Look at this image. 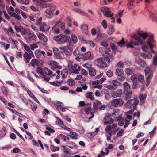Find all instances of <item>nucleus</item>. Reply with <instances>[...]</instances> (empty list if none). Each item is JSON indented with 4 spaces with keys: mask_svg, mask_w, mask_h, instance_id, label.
Listing matches in <instances>:
<instances>
[{
    "mask_svg": "<svg viewBox=\"0 0 157 157\" xmlns=\"http://www.w3.org/2000/svg\"><path fill=\"white\" fill-rule=\"evenodd\" d=\"M36 72L47 82H48L50 79L49 77L54 76L56 75V74H53L52 71L47 67L42 68L38 67L36 69Z\"/></svg>",
    "mask_w": 157,
    "mask_h": 157,
    "instance_id": "obj_1",
    "label": "nucleus"
},
{
    "mask_svg": "<svg viewBox=\"0 0 157 157\" xmlns=\"http://www.w3.org/2000/svg\"><path fill=\"white\" fill-rule=\"evenodd\" d=\"M111 59L107 57H100L97 59L96 64L100 69H103L108 66L110 62Z\"/></svg>",
    "mask_w": 157,
    "mask_h": 157,
    "instance_id": "obj_2",
    "label": "nucleus"
},
{
    "mask_svg": "<svg viewBox=\"0 0 157 157\" xmlns=\"http://www.w3.org/2000/svg\"><path fill=\"white\" fill-rule=\"evenodd\" d=\"M99 51L104 57H107L110 59H113V55L110 53L111 50L109 48L100 47L99 48Z\"/></svg>",
    "mask_w": 157,
    "mask_h": 157,
    "instance_id": "obj_3",
    "label": "nucleus"
},
{
    "mask_svg": "<svg viewBox=\"0 0 157 157\" xmlns=\"http://www.w3.org/2000/svg\"><path fill=\"white\" fill-rule=\"evenodd\" d=\"M120 129L119 127H117L116 123H113L112 125H108L106 126L105 129L106 132L109 134H115Z\"/></svg>",
    "mask_w": 157,
    "mask_h": 157,
    "instance_id": "obj_4",
    "label": "nucleus"
},
{
    "mask_svg": "<svg viewBox=\"0 0 157 157\" xmlns=\"http://www.w3.org/2000/svg\"><path fill=\"white\" fill-rule=\"evenodd\" d=\"M69 70L71 73L78 74L80 71V67L78 64H73V62L71 61L69 62L68 65Z\"/></svg>",
    "mask_w": 157,
    "mask_h": 157,
    "instance_id": "obj_5",
    "label": "nucleus"
},
{
    "mask_svg": "<svg viewBox=\"0 0 157 157\" xmlns=\"http://www.w3.org/2000/svg\"><path fill=\"white\" fill-rule=\"evenodd\" d=\"M54 38L56 41L58 42L59 44H61L68 42L71 40L70 36L66 35H63L62 34H60L54 37Z\"/></svg>",
    "mask_w": 157,
    "mask_h": 157,
    "instance_id": "obj_6",
    "label": "nucleus"
},
{
    "mask_svg": "<svg viewBox=\"0 0 157 157\" xmlns=\"http://www.w3.org/2000/svg\"><path fill=\"white\" fill-rule=\"evenodd\" d=\"M138 103V99L135 98L133 99L128 101L125 104V107L128 108L135 109Z\"/></svg>",
    "mask_w": 157,
    "mask_h": 157,
    "instance_id": "obj_7",
    "label": "nucleus"
},
{
    "mask_svg": "<svg viewBox=\"0 0 157 157\" xmlns=\"http://www.w3.org/2000/svg\"><path fill=\"white\" fill-rule=\"evenodd\" d=\"M124 93L126 94L127 98H130L132 95L130 85L127 82H124L123 84Z\"/></svg>",
    "mask_w": 157,
    "mask_h": 157,
    "instance_id": "obj_8",
    "label": "nucleus"
},
{
    "mask_svg": "<svg viewBox=\"0 0 157 157\" xmlns=\"http://www.w3.org/2000/svg\"><path fill=\"white\" fill-rule=\"evenodd\" d=\"M59 48L62 51L61 52L62 54L63 53L67 56H70L72 53L73 48L68 46L61 47H59Z\"/></svg>",
    "mask_w": 157,
    "mask_h": 157,
    "instance_id": "obj_9",
    "label": "nucleus"
},
{
    "mask_svg": "<svg viewBox=\"0 0 157 157\" xmlns=\"http://www.w3.org/2000/svg\"><path fill=\"white\" fill-rule=\"evenodd\" d=\"M51 67V69L54 71L62 69V67L55 61L50 60L47 63Z\"/></svg>",
    "mask_w": 157,
    "mask_h": 157,
    "instance_id": "obj_10",
    "label": "nucleus"
},
{
    "mask_svg": "<svg viewBox=\"0 0 157 157\" xmlns=\"http://www.w3.org/2000/svg\"><path fill=\"white\" fill-rule=\"evenodd\" d=\"M111 105L114 107H119L124 104V101L121 98H116L113 99L110 102Z\"/></svg>",
    "mask_w": 157,
    "mask_h": 157,
    "instance_id": "obj_11",
    "label": "nucleus"
},
{
    "mask_svg": "<svg viewBox=\"0 0 157 157\" xmlns=\"http://www.w3.org/2000/svg\"><path fill=\"white\" fill-rule=\"evenodd\" d=\"M100 10L103 13L104 15L107 17L113 16L114 14L111 13L109 8L106 7H103L100 8Z\"/></svg>",
    "mask_w": 157,
    "mask_h": 157,
    "instance_id": "obj_12",
    "label": "nucleus"
},
{
    "mask_svg": "<svg viewBox=\"0 0 157 157\" xmlns=\"http://www.w3.org/2000/svg\"><path fill=\"white\" fill-rule=\"evenodd\" d=\"M84 111L85 112L86 114L88 115L90 114L92 115L91 117H90L89 119H91L94 117L93 112L92 111V109L91 103H88L86 104L84 108Z\"/></svg>",
    "mask_w": 157,
    "mask_h": 157,
    "instance_id": "obj_13",
    "label": "nucleus"
},
{
    "mask_svg": "<svg viewBox=\"0 0 157 157\" xmlns=\"http://www.w3.org/2000/svg\"><path fill=\"white\" fill-rule=\"evenodd\" d=\"M93 107L95 110L97 111L98 108L99 110H104L105 109V106L104 105H102L101 102L98 100H96L93 104Z\"/></svg>",
    "mask_w": 157,
    "mask_h": 157,
    "instance_id": "obj_14",
    "label": "nucleus"
},
{
    "mask_svg": "<svg viewBox=\"0 0 157 157\" xmlns=\"http://www.w3.org/2000/svg\"><path fill=\"white\" fill-rule=\"evenodd\" d=\"M47 0H37V3L42 8H46L51 6L50 4L47 3Z\"/></svg>",
    "mask_w": 157,
    "mask_h": 157,
    "instance_id": "obj_15",
    "label": "nucleus"
},
{
    "mask_svg": "<svg viewBox=\"0 0 157 157\" xmlns=\"http://www.w3.org/2000/svg\"><path fill=\"white\" fill-rule=\"evenodd\" d=\"M53 51L55 56L57 59H62L63 58V54L60 52L58 49L56 48H53Z\"/></svg>",
    "mask_w": 157,
    "mask_h": 157,
    "instance_id": "obj_16",
    "label": "nucleus"
},
{
    "mask_svg": "<svg viewBox=\"0 0 157 157\" xmlns=\"http://www.w3.org/2000/svg\"><path fill=\"white\" fill-rule=\"evenodd\" d=\"M39 27L40 30L43 32L48 31L50 28V26L45 22H43Z\"/></svg>",
    "mask_w": 157,
    "mask_h": 157,
    "instance_id": "obj_17",
    "label": "nucleus"
},
{
    "mask_svg": "<svg viewBox=\"0 0 157 157\" xmlns=\"http://www.w3.org/2000/svg\"><path fill=\"white\" fill-rule=\"evenodd\" d=\"M3 30L4 32L7 34L9 36L11 37L15 34V32L11 26L9 27L8 28H4Z\"/></svg>",
    "mask_w": 157,
    "mask_h": 157,
    "instance_id": "obj_18",
    "label": "nucleus"
},
{
    "mask_svg": "<svg viewBox=\"0 0 157 157\" xmlns=\"http://www.w3.org/2000/svg\"><path fill=\"white\" fill-rule=\"evenodd\" d=\"M97 80L93 81L90 84V86L93 89L98 88L99 89H101L102 86L101 85H99Z\"/></svg>",
    "mask_w": 157,
    "mask_h": 157,
    "instance_id": "obj_19",
    "label": "nucleus"
},
{
    "mask_svg": "<svg viewBox=\"0 0 157 157\" xmlns=\"http://www.w3.org/2000/svg\"><path fill=\"white\" fill-rule=\"evenodd\" d=\"M83 60H92L93 58V56L91 54L90 52H87L83 55Z\"/></svg>",
    "mask_w": 157,
    "mask_h": 157,
    "instance_id": "obj_20",
    "label": "nucleus"
},
{
    "mask_svg": "<svg viewBox=\"0 0 157 157\" xmlns=\"http://www.w3.org/2000/svg\"><path fill=\"white\" fill-rule=\"evenodd\" d=\"M123 94V90L122 89H117L111 93L112 97L113 98L121 97Z\"/></svg>",
    "mask_w": 157,
    "mask_h": 157,
    "instance_id": "obj_21",
    "label": "nucleus"
},
{
    "mask_svg": "<svg viewBox=\"0 0 157 157\" xmlns=\"http://www.w3.org/2000/svg\"><path fill=\"white\" fill-rule=\"evenodd\" d=\"M27 35H28V36L26 37V39L28 40L36 41V40L37 38L36 35L33 33L30 32V31Z\"/></svg>",
    "mask_w": 157,
    "mask_h": 157,
    "instance_id": "obj_22",
    "label": "nucleus"
},
{
    "mask_svg": "<svg viewBox=\"0 0 157 157\" xmlns=\"http://www.w3.org/2000/svg\"><path fill=\"white\" fill-rule=\"evenodd\" d=\"M114 145L113 144H109L107 148H106L105 150L106 151L104 152L102 150L101 151V154L102 155H107L109 152V149H112L113 148Z\"/></svg>",
    "mask_w": 157,
    "mask_h": 157,
    "instance_id": "obj_23",
    "label": "nucleus"
},
{
    "mask_svg": "<svg viewBox=\"0 0 157 157\" xmlns=\"http://www.w3.org/2000/svg\"><path fill=\"white\" fill-rule=\"evenodd\" d=\"M136 62L143 68H144L147 65L146 62L144 60L139 58H138L136 59Z\"/></svg>",
    "mask_w": 157,
    "mask_h": 157,
    "instance_id": "obj_24",
    "label": "nucleus"
},
{
    "mask_svg": "<svg viewBox=\"0 0 157 157\" xmlns=\"http://www.w3.org/2000/svg\"><path fill=\"white\" fill-rule=\"evenodd\" d=\"M35 54L36 57L37 58H40L42 55L45 56V53L44 51H41L40 49L36 50L35 52Z\"/></svg>",
    "mask_w": 157,
    "mask_h": 157,
    "instance_id": "obj_25",
    "label": "nucleus"
},
{
    "mask_svg": "<svg viewBox=\"0 0 157 157\" xmlns=\"http://www.w3.org/2000/svg\"><path fill=\"white\" fill-rule=\"evenodd\" d=\"M115 117V119L116 121H119L118 123V124L119 125L122 126L124 125V120L123 119L121 118V115H119L117 117Z\"/></svg>",
    "mask_w": 157,
    "mask_h": 157,
    "instance_id": "obj_26",
    "label": "nucleus"
},
{
    "mask_svg": "<svg viewBox=\"0 0 157 157\" xmlns=\"http://www.w3.org/2000/svg\"><path fill=\"white\" fill-rule=\"evenodd\" d=\"M65 25L64 23H61L60 21H58L55 24L54 27L59 28L60 26L61 29L64 30L65 29Z\"/></svg>",
    "mask_w": 157,
    "mask_h": 157,
    "instance_id": "obj_27",
    "label": "nucleus"
},
{
    "mask_svg": "<svg viewBox=\"0 0 157 157\" xmlns=\"http://www.w3.org/2000/svg\"><path fill=\"white\" fill-rule=\"evenodd\" d=\"M39 39L40 40H42L44 42H46L48 41V38L44 34L41 33L39 32L37 35Z\"/></svg>",
    "mask_w": 157,
    "mask_h": 157,
    "instance_id": "obj_28",
    "label": "nucleus"
},
{
    "mask_svg": "<svg viewBox=\"0 0 157 157\" xmlns=\"http://www.w3.org/2000/svg\"><path fill=\"white\" fill-rule=\"evenodd\" d=\"M23 56L25 62L27 64L28 63L31 59V56L27 52H25Z\"/></svg>",
    "mask_w": 157,
    "mask_h": 157,
    "instance_id": "obj_29",
    "label": "nucleus"
},
{
    "mask_svg": "<svg viewBox=\"0 0 157 157\" xmlns=\"http://www.w3.org/2000/svg\"><path fill=\"white\" fill-rule=\"evenodd\" d=\"M104 120L105 121L104 122V124L105 125L113 123L114 122L113 119L110 118L108 116H105L104 118Z\"/></svg>",
    "mask_w": 157,
    "mask_h": 157,
    "instance_id": "obj_30",
    "label": "nucleus"
},
{
    "mask_svg": "<svg viewBox=\"0 0 157 157\" xmlns=\"http://www.w3.org/2000/svg\"><path fill=\"white\" fill-rule=\"evenodd\" d=\"M29 65L34 68L36 66L39 67V62L37 59L35 58L33 59L30 63Z\"/></svg>",
    "mask_w": 157,
    "mask_h": 157,
    "instance_id": "obj_31",
    "label": "nucleus"
},
{
    "mask_svg": "<svg viewBox=\"0 0 157 157\" xmlns=\"http://www.w3.org/2000/svg\"><path fill=\"white\" fill-rule=\"evenodd\" d=\"M28 95L29 96L34 100L36 102L40 104V102L37 98L35 96L34 94L29 90H27L26 91Z\"/></svg>",
    "mask_w": 157,
    "mask_h": 157,
    "instance_id": "obj_32",
    "label": "nucleus"
},
{
    "mask_svg": "<svg viewBox=\"0 0 157 157\" xmlns=\"http://www.w3.org/2000/svg\"><path fill=\"white\" fill-rule=\"evenodd\" d=\"M8 13L11 17H14L16 19L18 20H21V17L19 15L20 14L15 13H12L9 11H8Z\"/></svg>",
    "mask_w": 157,
    "mask_h": 157,
    "instance_id": "obj_33",
    "label": "nucleus"
},
{
    "mask_svg": "<svg viewBox=\"0 0 157 157\" xmlns=\"http://www.w3.org/2000/svg\"><path fill=\"white\" fill-rule=\"evenodd\" d=\"M56 8V7L55 6H51L50 7L47 8L45 10V12L47 14L50 15L53 13V11Z\"/></svg>",
    "mask_w": 157,
    "mask_h": 157,
    "instance_id": "obj_34",
    "label": "nucleus"
},
{
    "mask_svg": "<svg viewBox=\"0 0 157 157\" xmlns=\"http://www.w3.org/2000/svg\"><path fill=\"white\" fill-rule=\"evenodd\" d=\"M147 94H145L143 95V94H141L139 96V98L140 99V104L141 105L145 102V101L147 97Z\"/></svg>",
    "mask_w": 157,
    "mask_h": 157,
    "instance_id": "obj_35",
    "label": "nucleus"
},
{
    "mask_svg": "<svg viewBox=\"0 0 157 157\" xmlns=\"http://www.w3.org/2000/svg\"><path fill=\"white\" fill-rule=\"evenodd\" d=\"M46 128L48 131L44 132V133L46 135L50 136L51 135V133H53L55 132L54 130L51 128L50 127L47 126Z\"/></svg>",
    "mask_w": 157,
    "mask_h": 157,
    "instance_id": "obj_36",
    "label": "nucleus"
},
{
    "mask_svg": "<svg viewBox=\"0 0 157 157\" xmlns=\"http://www.w3.org/2000/svg\"><path fill=\"white\" fill-rule=\"evenodd\" d=\"M7 132L6 128L4 127L0 131V138L4 137Z\"/></svg>",
    "mask_w": 157,
    "mask_h": 157,
    "instance_id": "obj_37",
    "label": "nucleus"
},
{
    "mask_svg": "<svg viewBox=\"0 0 157 157\" xmlns=\"http://www.w3.org/2000/svg\"><path fill=\"white\" fill-rule=\"evenodd\" d=\"M81 31L82 32L86 34L88 33V27L87 25L86 24L82 25L81 26Z\"/></svg>",
    "mask_w": 157,
    "mask_h": 157,
    "instance_id": "obj_38",
    "label": "nucleus"
},
{
    "mask_svg": "<svg viewBox=\"0 0 157 157\" xmlns=\"http://www.w3.org/2000/svg\"><path fill=\"white\" fill-rule=\"evenodd\" d=\"M137 34L141 37L144 40H145L147 37L149 36L147 33H142L141 32H138L137 33Z\"/></svg>",
    "mask_w": 157,
    "mask_h": 157,
    "instance_id": "obj_39",
    "label": "nucleus"
},
{
    "mask_svg": "<svg viewBox=\"0 0 157 157\" xmlns=\"http://www.w3.org/2000/svg\"><path fill=\"white\" fill-rule=\"evenodd\" d=\"M153 76V74H151L150 75H149L146 78V82L145 83L147 87L151 82V80Z\"/></svg>",
    "mask_w": 157,
    "mask_h": 157,
    "instance_id": "obj_40",
    "label": "nucleus"
},
{
    "mask_svg": "<svg viewBox=\"0 0 157 157\" xmlns=\"http://www.w3.org/2000/svg\"><path fill=\"white\" fill-rule=\"evenodd\" d=\"M93 93L92 92H86V96L87 99H90L91 100H94V95H93Z\"/></svg>",
    "mask_w": 157,
    "mask_h": 157,
    "instance_id": "obj_41",
    "label": "nucleus"
},
{
    "mask_svg": "<svg viewBox=\"0 0 157 157\" xmlns=\"http://www.w3.org/2000/svg\"><path fill=\"white\" fill-rule=\"evenodd\" d=\"M144 71L145 75H149L153 74L152 72V70L150 67H146L144 69Z\"/></svg>",
    "mask_w": 157,
    "mask_h": 157,
    "instance_id": "obj_42",
    "label": "nucleus"
},
{
    "mask_svg": "<svg viewBox=\"0 0 157 157\" xmlns=\"http://www.w3.org/2000/svg\"><path fill=\"white\" fill-rule=\"evenodd\" d=\"M68 74V71L67 69H64L61 71V74L63 78H66Z\"/></svg>",
    "mask_w": 157,
    "mask_h": 157,
    "instance_id": "obj_43",
    "label": "nucleus"
},
{
    "mask_svg": "<svg viewBox=\"0 0 157 157\" xmlns=\"http://www.w3.org/2000/svg\"><path fill=\"white\" fill-rule=\"evenodd\" d=\"M139 41L136 40H133L131 39L130 41V43L131 44L134 45V46H138L140 44H141V42H139Z\"/></svg>",
    "mask_w": 157,
    "mask_h": 157,
    "instance_id": "obj_44",
    "label": "nucleus"
},
{
    "mask_svg": "<svg viewBox=\"0 0 157 157\" xmlns=\"http://www.w3.org/2000/svg\"><path fill=\"white\" fill-rule=\"evenodd\" d=\"M116 74L118 76H123L124 75V72L123 70L117 69L116 70Z\"/></svg>",
    "mask_w": 157,
    "mask_h": 157,
    "instance_id": "obj_45",
    "label": "nucleus"
},
{
    "mask_svg": "<svg viewBox=\"0 0 157 157\" xmlns=\"http://www.w3.org/2000/svg\"><path fill=\"white\" fill-rule=\"evenodd\" d=\"M1 90L2 94L3 95L6 97L8 96V92L5 87L3 86H2L1 87Z\"/></svg>",
    "mask_w": 157,
    "mask_h": 157,
    "instance_id": "obj_46",
    "label": "nucleus"
},
{
    "mask_svg": "<svg viewBox=\"0 0 157 157\" xmlns=\"http://www.w3.org/2000/svg\"><path fill=\"white\" fill-rule=\"evenodd\" d=\"M135 0H130L128 1L127 6L129 9H132L134 7L133 2H134Z\"/></svg>",
    "mask_w": 157,
    "mask_h": 157,
    "instance_id": "obj_47",
    "label": "nucleus"
},
{
    "mask_svg": "<svg viewBox=\"0 0 157 157\" xmlns=\"http://www.w3.org/2000/svg\"><path fill=\"white\" fill-rule=\"evenodd\" d=\"M70 135H69L70 138L75 139H78V136L76 133L75 132H70Z\"/></svg>",
    "mask_w": 157,
    "mask_h": 157,
    "instance_id": "obj_48",
    "label": "nucleus"
},
{
    "mask_svg": "<svg viewBox=\"0 0 157 157\" xmlns=\"http://www.w3.org/2000/svg\"><path fill=\"white\" fill-rule=\"evenodd\" d=\"M96 70L93 68H91L89 70V75L91 76H94L96 75Z\"/></svg>",
    "mask_w": 157,
    "mask_h": 157,
    "instance_id": "obj_49",
    "label": "nucleus"
},
{
    "mask_svg": "<svg viewBox=\"0 0 157 157\" xmlns=\"http://www.w3.org/2000/svg\"><path fill=\"white\" fill-rule=\"evenodd\" d=\"M137 77L138 81L140 83H143L144 82V77L143 75H139Z\"/></svg>",
    "mask_w": 157,
    "mask_h": 157,
    "instance_id": "obj_50",
    "label": "nucleus"
},
{
    "mask_svg": "<svg viewBox=\"0 0 157 157\" xmlns=\"http://www.w3.org/2000/svg\"><path fill=\"white\" fill-rule=\"evenodd\" d=\"M65 151L63 154V157H71L72 156V154L71 153L70 150Z\"/></svg>",
    "mask_w": 157,
    "mask_h": 157,
    "instance_id": "obj_51",
    "label": "nucleus"
},
{
    "mask_svg": "<svg viewBox=\"0 0 157 157\" xmlns=\"http://www.w3.org/2000/svg\"><path fill=\"white\" fill-rule=\"evenodd\" d=\"M9 40L11 44H13L17 48L18 43L17 40H13L11 37H9Z\"/></svg>",
    "mask_w": 157,
    "mask_h": 157,
    "instance_id": "obj_52",
    "label": "nucleus"
},
{
    "mask_svg": "<svg viewBox=\"0 0 157 157\" xmlns=\"http://www.w3.org/2000/svg\"><path fill=\"white\" fill-rule=\"evenodd\" d=\"M63 105H59L55 106L56 108L58 109V110H61L63 112H64L66 111V110L67 109V108L63 107Z\"/></svg>",
    "mask_w": 157,
    "mask_h": 157,
    "instance_id": "obj_53",
    "label": "nucleus"
},
{
    "mask_svg": "<svg viewBox=\"0 0 157 157\" xmlns=\"http://www.w3.org/2000/svg\"><path fill=\"white\" fill-rule=\"evenodd\" d=\"M29 31V30L28 29H25L23 27L21 28V33L22 35H27Z\"/></svg>",
    "mask_w": 157,
    "mask_h": 157,
    "instance_id": "obj_54",
    "label": "nucleus"
},
{
    "mask_svg": "<svg viewBox=\"0 0 157 157\" xmlns=\"http://www.w3.org/2000/svg\"><path fill=\"white\" fill-rule=\"evenodd\" d=\"M42 17H37L36 19V25L39 26L42 23H43V22H42Z\"/></svg>",
    "mask_w": 157,
    "mask_h": 157,
    "instance_id": "obj_55",
    "label": "nucleus"
},
{
    "mask_svg": "<svg viewBox=\"0 0 157 157\" xmlns=\"http://www.w3.org/2000/svg\"><path fill=\"white\" fill-rule=\"evenodd\" d=\"M132 38L133 39H132L136 40L139 41V42H141V44H143V42L142 40L140 39V37L138 36L136 34H134L132 36Z\"/></svg>",
    "mask_w": 157,
    "mask_h": 157,
    "instance_id": "obj_56",
    "label": "nucleus"
},
{
    "mask_svg": "<svg viewBox=\"0 0 157 157\" xmlns=\"http://www.w3.org/2000/svg\"><path fill=\"white\" fill-rule=\"evenodd\" d=\"M67 83L70 86H73L75 85V82L72 78L69 79L67 80Z\"/></svg>",
    "mask_w": 157,
    "mask_h": 157,
    "instance_id": "obj_57",
    "label": "nucleus"
},
{
    "mask_svg": "<svg viewBox=\"0 0 157 157\" xmlns=\"http://www.w3.org/2000/svg\"><path fill=\"white\" fill-rule=\"evenodd\" d=\"M56 124H57L61 127L62 125H63V122L58 117H56Z\"/></svg>",
    "mask_w": 157,
    "mask_h": 157,
    "instance_id": "obj_58",
    "label": "nucleus"
},
{
    "mask_svg": "<svg viewBox=\"0 0 157 157\" xmlns=\"http://www.w3.org/2000/svg\"><path fill=\"white\" fill-rule=\"evenodd\" d=\"M50 149L52 152L58 151L59 149V147H55L53 145H51L50 146Z\"/></svg>",
    "mask_w": 157,
    "mask_h": 157,
    "instance_id": "obj_59",
    "label": "nucleus"
},
{
    "mask_svg": "<svg viewBox=\"0 0 157 157\" xmlns=\"http://www.w3.org/2000/svg\"><path fill=\"white\" fill-rule=\"evenodd\" d=\"M19 3L24 5H28L29 3V0H17Z\"/></svg>",
    "mask_w": 157,
    "mask_h": 157,
    "instance_id": "obj_60",
    "label": "nucleus"
},
{
    "mask_svg": "<svg viewBox=\"0 0 157 157\" xmlns=\"http://www.w3.org/2000/svg\"><path fill=\"white\" fill-rule=\"evenodd\" d=\"M130 79L132 82H138L137 76L136 75L133 74L131 76Z\"/></svg>",
    "mask_w": 157,
    "mask_h": 157,
    "instance_id": "obj_61",
    "label": "nucleus"
},
{
    "mask_svg": "<svg viewBox=\"0 0 157 157\" xmlns=\"http://www.w3.org/2000/svg\"><path fill=\"white\" fill-rule=\"evenodd\" d=\"M92 66V63L90 62H88L83 65V66L85 68L87 69H90Z\"/></svg>",
    "mask_w": 157,
    "mask_h": 157,
    "instance_id": "obj_62",
    "label": "nucleus"
},
{
    "mask_svg": "<svg viewBox=\"0 0 157 157\" xmlns=\"http://www.w3.org/2000/svg\"><path fill=\"white\" fill-rule=\"evenodd\" d=\"M133 71L132 69L130 68H127L125 70V72L128 75H130L132 74L133 73Z\"/></svg>",
    "mask_w": 157,
    "mask_h": 157,
    "instance_id": "obj_63",
    "label": "nucleus"
},
{
    "mask_svg": "<svg viewBox=\"0 0 157 157\" xmlns=\"http://www.w3.org/2000/svg\"><path fill=\"white\" fill-rule=\"evenodd\" d=\"M153 64L156 66L157 65V54L154 55L153 58Z\"/></svg>",
    "mask_w": 157,
    "mask_h": 157,
    "instance_id": "obj_64",
    "label": "nucleus"
}]
</instances>
